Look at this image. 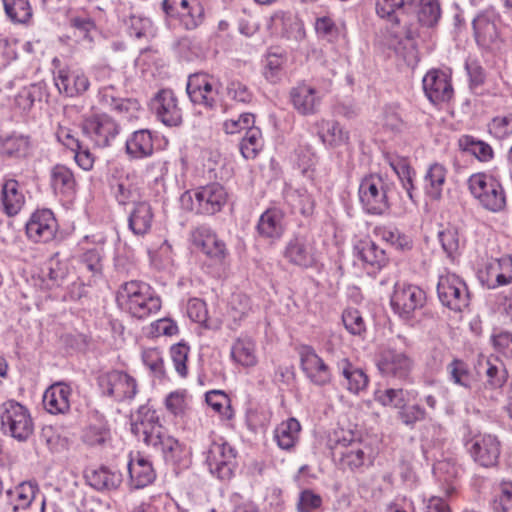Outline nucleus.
<instances>
[{"mask_svg":"<svg viewBox=\"0 0 512 512\" xmlns=\"http://www.w3.org/2000/svg\"><path fill=\"white\" fill-rule=\"evenodd\" d=\"M131 431L147 446L161 452L166 462L177 464L185 454L183 444L169 435L157 412L148 405L140 406L132 416Z\"/></svg>","mask_w":512,"mask_h":512,"instance_id":"f257e3e1","label":"nucleus"},{"mask_svg":"<svg viewBox=\"0 0 512 512\" xmlns=\"http://www.w3.org/2000/svg\"><path fill=\"white\" fill-rule=\"evenodd\" d=\"M116 301L121 308L138 319L147 318L161 308V300L150 285L136 280L125 282L119 287Z\"/></svg>","mask_w":512,"mask_h":512,"instance_id":"f03ea898","label":"nucleus"},{"mask_svg":"<svg viewBox=\"0 0 512 512\" xmlns=\"http://www.w3.org/2000/svg\"><path fill=\"white\" fill-rule=\"evenodd\" d=\"M1 430L18 442H26L34 432V423L29 410L15 400L0 406Z\"/></svg>","mask_w":512,"mask_h":512,"instance_id":"7ed1b4c3","label":"nucleus"},{"mask_svg":"<svg viewBox=\"0 0 512 512\" xmlns=\"http://www.w3.org/2000/svg\"><path fill=\"white\" fill-rule=\"evenodd\" d=\"M468 187L480 205L493 213L501 212L506 207V194L502 184L485 173H476L469 177Z\"/></svg>","mask_w":512,"mask_h":512,"instance_id":"20e7f679","label":"nucleus"},{"mask_svg":"<svg viewBox=\"0 0 512 512\" xmlns=\"http://www.w3.org/2000/svg\"><path fill=\"white\" fill-rule=\"evenodd\" d=\"M389 184L381 176L371 174L364 177L359 185V200L369 214L381 215L389 209Z\"/></svg>","mask_w":512,"mask_h":512,"instance_id":"39448f33","label":"nucleus"},{"mask_svg":"<svg viewBox=\"0 0 512 512\" xmlns=\"http://www.w3.org/2000/svg\"><path fill=\"white\" fill-rule=\"evenodd\" d=\"M331 449L333 456H339V465L343 469L353 471L370 461V447L361 440L352 437L337 438Z\"/></svg>","mask_w":512,"mask_h":512,"instance_id":"423d86ee","label":"nucleus"},{"mask_svg":"<svg viewBox=\"0 0 512 512\" xmlns=\"http://www.w3.org/2000/svg\"><path fill=\"white\" fill-rule=\"evenodd\" d=\"M376 365L383 377L404 382L410 377L414 361L404 351L387 348L378 355Z\"/></svg>","mask_w":512,"mask_h":512,"instance_id":"0eeeda50","label":"nucleus"},{"mask_svg":"<svg viewBox=\"0 0 512 512\" xmlns=\"http://www.w3.org/2000/svg\"><path fill=\"white\" fill-rule=\"evenodd\" d=\"M437 294L441 303L454 311H461L469 304L467 286L455 274H446L439 277Z\"/></svg>","mask_w":512,"mask_h":512,"instance_id":"6e6552de","label":"nucleus"},{"mask_svg":"<svg viewBox=\"0 0 512 512\" xmlns=\"http://www.w3.org/2000/svg\"><path fill=\"white\" fill-rule=\"evenodd\" d=\"M102 392L116 401L131 400L137 394V382L134 377L120 370L103 373L98 378Z\"/></svg>","mask_w":512,"mask_h":512,"instance_id":"1a4fd4ad","label":"nucleus"},{"mask_svg":"<svg viewBox=\"0 0 512 512\" xmlns=\"http://www.w3.org/2000/svg\"><path fill=\"white\" fill-rule=\"evenodd\" d=\"M425 301L426 294L418 286L397 283L391 296V307L401 318L410 319Z\"/></svg>","mask_w":512,"mask_h":512,"instance_id":"9d476101","label":"nucleus"},{"mask_svg":"<svg viewBox=\"0 0 512 512\" xmlns=\"http://www.w3.org/2000/svg\"><path fill=\"white\" fill-rule=\"evenodd\" d=\"M236 451L227 442H213L206 453L209 471L219 479H229L235 468Z\"/></svg>","mask_w":512,"mask_h":512,"instance_id":"9b49d317","label":"nucleus"},{"mask_svg":"<svg viewBox=\"0 0 512 512\" xmlns=\"http://www.w3.org/2000/svg\"><path fill=\"white\" fill-rule=\"evenodd\" d=\"M84 136L90 139L96 147L110 146L119 133L118 124L108 115H98L87 118L82 123Z\"/></svg>","mask_w":512,"mask_h":512,"instance_id":"f8f14e48","label":"nucleus"},{"mask_svg":"<svg viewBox=\"0 0 512 512\" xmlns=\"http://www.w3.org/2000/svg\"><path fill=\"white\" fill-rule=\"evenodd\" d=\"M299 356L301 369L312 384L322 387L331 383V368L312 347L302 346Z\"/></svg>","mask_w":512,"mask_h":512,"instance_id":"ddd939ff","label":"nucleus"},{"mask_svg":"<svg viewBox=\"0 0 512 512\" xmlns=\"http://www.w3.org/2000/svg\"><path fill=\"white\" fill-rule=\"evenodd\" d=\"M227 192L219 183H212L198 188L194 192L195 209L197 213L214 215L226 204Z\"/></svg>","mask_w":512,"mask_h":512,"instance_id":"4468645a","label":"nucleus"},{"mask_svg":"<svg viewBox=\"0 0 512 512\" xmlns=\"http://www.w3.org/2000/svg\"><path fill=\"white\" fill-rule=\"evenodd\" d=\"M187 94L194 104L212 109L216 104L217 90L213 85V78L206 73H195L189 76Z\"/></svg>","mask_w":512,"mask_h":512,"instance_id":"2eb2a0df","label":"nucleus"},{"mask_svg":"<svg viewBox=\"0 0 512 512\" xmlns=\"http://www.w3.org/2000/svg\"><path fill=\"white\" fill-rule=\"evenodd\" d=\"M423 90L429 101L433 104L448 102L454 91L448 75L438 69L426 73L422 80Z\"/></svg>","mask_w":512,"mask_h":512,"instance_id":"dca6fc26","label":"nucleus"},{"mask_svg":"<svg viewBox=\"0 0 512 512\" xmlns=\"http://www.w3.org/2000/svg\"><path fill=\"white\" fill-rule=\"evenodd\" d=\"M57 231L56 219L49 209L34 212L26 224V234L34 242H48Z\"/></svg>","mask_w":512,"mask_h":512,"instance_id":"f3484780","label":"nucleus"},{"mask_svg":"<svg viewBox=\"0 0 512 512\" xmlns=\"http://www.w3.org/2000/svg\"><path fill=\"white\" fill-rule=\"evenodd\" d=\"M468 450L474 462L482 467L489 468L498 463L500 443L492 435L478 436L471 441Z\"/></svg>","mask_w":512,"mask_h":512,"instance_id":"a211bd4d","label":"nucleus"},{"mask_svg":"<svg viewBox=\"0 0 512 512\" xmlns=\"http://www.w3.org/2000/svg\"><path fill=\"white\" fill-rule=\"evenodd\" d=\"M157 118L166 126H177L182 122V111L172 90H160L152 100Z\"/></svg>","mask_w":512,"mask_h":512,"instance_id":"6ab92c4d","label":"nucleus"},{"mask_svg":"<svg viewBox=\"0 0 512 512\" xmlns=\"http://www.w3.org/2000/svg\"><path fill=\"white\" fill-rule=\"evenodd\" d=\"M294 109L301 115H313L319 110L322 97L314 87L302 82L290 90Z\"/></svg>","mask_w":512,"mask_h":512,"instance_id":"aec40b11","label":"nucleus"},{"mask_svg":"<svg viewBox=\"0 0 512 512\" xmlns=\"http://www.w3.org/2000/svg\"><path fill=\"white\" fill-rule=\"evenodd\" d=\"M110 189L118 204L135 203L138 198L136 175L116 169L110 180Z\"/></svg>","mask_w":512,"mask_h":512,"instance_id":"412c9836","label":"nucleus"},{"mask_svg":"<svg viewBox=\"0 0 512 512\" xmlns=\"http://www.w3.org/2000/svg\"><path fill=\"white\" fill-rule=\"evenodd\" d=\"M285 229V212L279 207H270L265 210L256 226L258 235L271 241L280 239Z\"/></svg>","mask_w":512,"mask_h":512,"instance_id":"4be33fe9","label":"nucleus"},{"mask_svg":"<svg viewBox=\"0 0 512 512\" xmlns=\"http://www.w3.org/2000/svg\"><path fill=\"white\" fill-rule=\"evenodd\" d=\"M55 85L61 94L77 97L86 92L90 86L88 77L81 70L60 69L54 77Z\"/></svg>","mask_w":512,"mask_h":512,"instance_id":"5701e85b","label":"nucleus"},{"mask_svg":"<svg viewBox=\"0 0 512 512\" xmlns=\"http://www.w3.org/2000/svg\"><path fill=\"white\" fill-rule=\"evenodd\" d=\"M496 16L491 11L478 14L473 20L476 42L485 49H493L498 45L499 33L495 24Z\"/></svg>","mask_w":512,"mask_h":512,"instance_id":"b1692460","label":"nucleus"},{"mask_svg":"<svg viewBox=\"0 0 512 512\" xmlns=\"http://www.w3.org/2000/svg\"><path fill=\"white\" fill-rule=\"evenodd\" d=\"M284 256L289 262L301 267H310L315 263L314 247L303 236H297L288 242Z\"/></svg>","mask_w":512,"mask_h":512,"instance_id":"393cba45","label":"nucleus"},{"mask_svg":"<svg viewBox=\"0 0 512 512\" xmlns=\"http://www.w3.org/2000/svg\"><path fill=\"white\" fill-rule=\"evenodd\" d=\"M71 388L64 383L51 385L43 395V405L51 414H64L70 409Z\"/></svg>","mask_w":512,"mask_h":512,"instance_id":"a878e982","label":"nucleus"},{"mask_svg":"<svg viewBox=\"0 0 512 512\" xmlns=\"http://www.w3.org/2000/svg\"><path fill=\"white\" fill-rule=\"evenodd\" d=\"M85 479L92 488L102 492L115 491L122 483V475L105 466L86 470Z\"/></svg>","mask_w":512,"mask_h":512,"instance_id":"bb28decb","label":"nucleus"},{"mask_svg":"<svg viewBox=\"0 0 512 512\" xmlns=\"http://www.w3.org/2000/svg\"><path fill=\"white\" fill-rule=\"evenodd\" d=\"M417 0H377L376 12L381 18H387L395 24L404 21L403 17L414 12Z\"/></svg>","mask_w":512,"mask_h":512,"instance_id":"cd10ccee","label":"nucleus"},{"mask_svg":"<svg viewBox=\"0 0 512 512\" xmlns=\"http://www.w3.org/2000/svg\"><path fill=\"white\" fill-rule=\"evenodd\" d=\"M336 366L339 374L344 379L342 384L349 392L358 394L367 387L369 383L368 376L361 368L353 365L348 358L340 359Z\"/></svg>","mask_w":512,"mask_h":512,"instance_id":"c85d7f7f","label":"nucleus"},{"mask_svg":"<svg viewBox=\"0 0 512 512\" xmlns=\"http://www.w3.org/2000/svg\"><path fill=\"white\" fill-rule=\"evenodd\" d=\"M154 213L146 201L135 202L128 217L129 229L138 236L147 234L153 223Z\"/></svg>","mask_w":512,"mask_h":512,"instance_id":"c756f323","label":"nucleus"},{"mask_svg":"<svg viewBox=\"0 0 512 512\" xmlns=\"http://www.w3.org/2000/svg\"><path fill=\"white\" fill-rule=\"evenodd\" d=\"M447 173V168L437 162L429 165L426 170L423 177V189L431 200L441 199Z\"/></svg>","mask_w":512,"mask_h":512,"instance_id":"7c9ffc66","label":"nucleus"},{"mask_svg":"<svg viewBox=\"0 0 512 512\" xmlns=\"http://www.w3.org/2000/svg\"><path fill=\"white\" fill-rule=\"evenodd\" d=\"M127 468L130 476V484L136 489L146 487L155 479L152 464L142 456L138 455L136 459H131L127 464Z\"/></svg>","mask_w":512,"mask_h":512,"instance_id":"2f4dec72","label":"nucleus"},{"mask_svg":"<svg viewBox=\"0 0 512 512\" xmlns=\"http://www.w3.org/2000/svg\"><path fill=\"white\" fill-rule=\"evenodd\" d=\"M50 185L55 194L69 197L75 193L76 180L67 166L57 164L50 171Z\"/></svg>","mask_w":512,"mask_h":512,"instance_id":"473e14b6","label":"nucleus"},{"mask_svg":"<svg viewBox=\"0 0 512 512\" xmlns=\"http://www.w3.org/2000/svg\"><path fill=\"white\" fill-rule=\"evenodd\" d=\"M317 134L321 141L329 147L344 145L349 140L348 132L343 130L340 124L331 120H320L316 122Z\"/></svg>","mask_w":512,"mask_h":512,"instance_id":"72a5a7b5","label":"nucleus"},{"mask_svg":"<svg viewBox=\"0 0 512 512\" xmlns=\"http://www.w3.org/2000/svg\"><path fill=\"white\" fill-rule=\"evenodd\" d=\"M153 150V137L148 129L135 131L126 140V152L132 158L140 159L151 156Z\"/></svg>","mask_w":512,"mask_h":512,"instance_id":"f704fd0d","label":"nucleus"},{"mask_svg":"<svg viewBox=\"0 0 512 512\" xmlns=\"http://www.w3.org/2000/svg\"><path fill=\"white\" fill-rule=\"evenodd\" d=\"M1 202L4 211L9 216L16 215L22 208L25 198L19 191V183L15 179H9L2 185Z\"/></svg>","mask_w":512,"mask_h":512,"instance_id":"c9c22d12","label":"nucleus"},{"mask_svg":"<svg viewBox=\"0 0 512 512\" xmlns=\"http://www.w3.org/2000/svg\"><path fill=\"white\" fill-rule=\"evenodd\" d=\"M357 256L372 268H381L387 262L386 253L370 240L359 241L354 248Z\"/></svg>","mask_w":512,"mask_h":512,"instance_id":"e433bc0d","label":"nucleus"},{"mask_svg":"<svg viewBox=\"0 0 512 512\" xmlns=\"http://www.w3.org/2000/svg\"><path fill=\"white\" fill-rule=\"evenodd\" d=\"M300 429V423L295 418H289L279 424L274 432V438L279 448L292 450L298 440Z\"/></svg>","mask_w":512,"mask_h":512,"instance_id":"4c0bfd02","label":"nucleus"},{"mask_svg":"<svg viewBox=\"0 0 512 512\" xmlns=\"http://www.w3.org/2000/svg\"><path fill=\"white\" fill-rule=\"evenodd\" d=\"M446 373L448 380L453 384L465 389H471L473 383V375L469 364L460 358H453L446 365Z\"/></svg>","mask_w":512,"mask_h":512,"instance_id":"58836bf2","label":"nucleus"},{"mask_svg":"<svg viewBox=\"0 0 512 512\" xmlns=\"http://www.w3.org/2000/svg\"><path fill=\"white\" fill-rule=\"evenodd\" d=\"M38 487L33 482H22L13 490H7V495L11 500L12 511L18 512L20 509H27L34 500Z\"/></svg>","mask_w":512,"mask_h":512,"instance_id":"ea45409f","label":"nucleus"},{"mask_svg":"<svg viewBox=\"0 0 512 512\" xmlns=\"http://www.w3.org/2000/svg\"><path fill=\"white\" fill-rule=\"evenodd\" d=\"M458 145L462 151L470 153L481 162H488L494 157L492 147L474 136L462 135L458 140Z\"/></svg>","mask_w":512,"mask_h":512,"instance_id":"a19ab883","label":"nucleus"},{"mask_svg":"<svg viewBox=\"0 0 512 512\" xmlns=\"http://www.w3.org/2000/svg\"><path fill=\"white\" fill-rule=\"evenodd\" d=\"M231 356L235 362L244 367H252L257 363L255 344L247 338L235 341L231 349Z\"/></svg>","mask_w":512,"mask_h":512,"instance_id":"79ce46f5","label":"nucleus"},{"mask_svg":"<svg viewBox=\"0 0 512 512\" xmlns=\"http://www.w3.org/2000/svg\"><path fill=\"white\" fill-rule=\"evenodd\" d=\"M263 147L262 133L258 127L245 131L240 142V152L245 159H254Z\"/></svg>","mask_w":512,"mask_h":512,"instance_id":"37998d69","label":"nucleus"},{"mask_svg":"<svg viewBox=\"0 0 512 512\" xmlns=\"http://www.w3.org/2000/svg\"><path fill=\"white\" fill-rule=\"evenodd\" d=\"M4 10L8 18L25 24L32 17V8L28 0H3Z\"/></svg>","mask_w":512,"mask_h":512,"instance_id":"c03bdc74","label":"nucleus"},{"mask_svg":"<svg viewBox=\"0 0 512 512\" xmlns=\"http://www.w3.org/2000/svg\"><path fill=\"white\" fill-rule=\"evenodd\" d=\"M39 439L53 453L62 452L69 446L68 439L62 436L59 428L52 425H46L41 429Z\"/></svg>","mask_w":512,"mask_h":512,"instance_id":"a18cd8bd","label":"nucleus"},{"mask_svg":"<svg viewBox=\"0 0 512 512\" xmlns=\"http://www.w3.org/2000/svg\"><path fill=\"white\" fill-rule=\"evenodd\" d=\"M287 202L292 209L303 216H310L314 212L315 200L311 194L304 189L293 190L287 194Z\"/></svg>","mask_w":512,"mask_h":512,"instance_id":"49530a36","label":"nucleus"},{"mask_svg":"<svg viewBox=\"0 0 512 512\" xmlns=\"http://www.w3.org/2000/svg\"><path fill=\"white\" fill-rule=\"evenodd\" d=\"M110 438V431L106 423L97 420L96 423L89 424L83 431L82 440L89 446H98L104 444Z\"/></svg>","mask_w":512,"mask_h":512,"instance_id":"de8ad7c7","label":"nucleus"},{"mask_svg":"<svg viewBox=\"0 0 512 512\" xmlns=\"http://www.w3.org/2000/svg\"><path fill=\"white\" fill-rule=\"evenodd\" d=\"M409 392L402 388H388L376 392V400L383 406H390L398 410L408 402Z\"/></svg>","mask_w":512,"mask_h":512,"instance_id":"09e8293b","label":"nucleus"},{"mask_svg":"<svg viewBox=\"0 0 512 512\" xmlns=\"http://www.w3.org/2000/svg\"><path fill=\"white\" fill-rule=\"evenodd\" d=\"M223 94L236 103L249 104L253 99V93L239 80H229L224 88Z\"/></svg>","mask_w":512,"mask_h":512,"instance_id":"8fccbe9b","label":"nucleus"},{"mask_svg":"<svg viewBox=\"0 0 512 512\" xmlns=\"http://www.w3.org/2000/svg\"><path fill=\"white\" fill-rule=\"evenodd\" d=\"M390 166L398 175L409 198L413 200L412 192L414 190L415 177V171L413 170V168L408 164V162L405 159H398L396 161H392L390 162Z\"/></svg>","mask_w":512,"mask_h":512,"instance_id":"3c124183","label":"nucleus"},{"mask_svg":"<svg viewBox=\"0 0 512 512\" xmlns=\"http://www.w3.org/2000/svg\"><path fill=\"white\" fill-rule=\"evenodd\" d=\"M440 16L441 9L437 0H420L418 20L423 26H434L440 19Z\"/></svg>","mask_w":512,"mask_h":512,"instance_id":"603ef678","label":"nucleus"},{"mask_svg":"<svg viewBox=\"0 0 512 512\" xmlns=\"http://www.w3.org/2000/svg\"><path fill=\"white\" fill-rule=\"evenodd\" d=\"M486 382L485 387L490 389L501 388L507 380V370L502 363H492L490 360L486 362Z\"/></svg>","mask_w":512,"mask_h":512,"instance_id":"864d4df0","label":"nucleus"},{"mask_svg":"<svg viewBox=\"0 0 512 512\" xmlns=\"http://www.w3.org/2000/svg\"><path fill=\"white\" fill-rule=\"evenodd\" d=\"M114 87L113 86H105L99 91L100 102L103 106L116 111L118 113H122L124 111H128L130 101L127 99H123L117 97L113 94Z\"/></svg>","mask_w":512,"mask_h":512,"instance_id":"5fc2aeb1","label":"nucleus"},{"mask_svg":"<svg viewBox=\"0 0 512 512\" xmlns=\"http://www.w3.org/2000/svg\"><path fill=\"white\" fill-rule=\"evenodd\" d=\"M190 352L189 346L184 342L174 344L170 348V356L174 364L176 372L181 377H186L188 374L187 360Z\"/></svg>","mask_w":512,"mask_h":512,"instance_id":"6e6d98bb","label":"nucleus"},{"mask_svg":"<svg viewBox=\"0 0 512 512\" xmlns=\"http://www.w3.org/2000/svg\"><path fill=\"white\" fill-rule=\"evenodd\" d=\"M322 497L311 489H304L299 493L296 503L297 512H316L322 506Z\"/></svg>","mask_w":512,"mask_h":512,"instance_id":"4d7b16f0","label":"nucleus"},{"mask_svg":"<svg viewBox=\"0 0 512 512\" xmlns=\"http://www.w3.org/2000/svg\"><path fill=\"white\" fill-rule=\"evenodd\" d=\"M438 238L444 252L452 257L460 246L459 233L455 227H447L438 233Z\"/></svg>","mask_w":512,"mask_h":512,"instance_id":"13d9d810","label":"nucleus"},{"mask_svg":"<svg viewBox=\"0 0 512 512\" xmlns=\"http://www.w3.org/2000/svg\"><path fill=\"white\" fill-rule=\"evenodd\" d=\"M83 266L92 273L93 277H100L103 271L102 253L99 248L85 251L81 256Z\"/></svg>","mask_w":512,"mask_h":512,"instance_id":"bf43d9fd","label":"nucleus"},{"mask_svg":"<svg viewBox=\"0 0 512 512\" xmlns=\"http://www.w3.org/2000/svg\"><path fill=\"white\" fill-rule=\"evenodd\" d=\"M398 418L408 427H414L417 422L423 421L426 418V411L420 405H405L398 411Z\"/></svg>","mask_w":512,"mask_h":512,"instance_id":"052dcab7","label":"nucleus"},{"mask_svg":"<svg viewBox=\"0 0 512 512\" xmlns=\"http://www.w3.org/2000/svg\"><path fill=\"white\" fill-rule=\"evenodd\" d=\"M495 512H512V483H503L500 486V493L492 502Z\"/></svg>","mask_w":512,"mask_h":512,"instance_id":"680f3d73","label":"nucleus"},{"mask_svg":"<svg viewBox=\"0 0 512 512\" xmlns=\"http://www.w3.org/2000/svg\"><path fill=\"white\" fill-rule=\"evenodd\" d=\"M342 321L345 328L354 335H360L365 331V323L360 314L356 309L345 310L342 315Z\"/></svg>","mask_w":512,"mask_h":512,"instance_id":"e2e57ef3","label":"nucleus"},{"mask_svg":"<svg viewBox=\"0 0 512 512\" xmlns=\"http://www.w3.org/2000/svg\"><path fill=\"white\" fill-rule=\"evenodd\" d=\"M496 265L500 272L496 274V282L490 287L496 288L512 283V257L503 256L497 260Z\"/></svg>","mask_w":512,"mask_h":512,"instance_id":"0e129e2a","label":"nucleus"},{"mask_svg":"<svg viewBox=\"0 0 512 512\" xmlns=\"http://www.w3.org/2000/svg\"><path fill=\"white\" fill-rule=\"evenodd\" d=\"M165 406L166 409L175 416L184 414L187 408L186 392L173 391L169 393L165 399Z\"/></svg>","mask_w":512,"mask_h":512,"instance_id":"69168bd1","label":"nucleus"},{"mask_svg":"<svg viewBox=\"0 0 512 512\" xmlns=\"http://www.w3.org/2000/svg\"><path fill=\"white\" fill-rule=\"evenodd\" d=\"M285 63L282 55L269 53L266 60L264 75L270 82H276L280 78V74Z\"/></svg>","mask_w":512,"mask_h":512,"instance_id":"338daca9","label":"nucleus"},{"mask_svg":"<svg viewBox=\"0 0 512 512\" xmlns=\"http://www.w3.org/2000/svg\"><path fill=\"white\" fill-rule=\"evenodd\" d=\"M144 364L157 376H164V362L161 353L153 348L143 352L142 355Z\"/></svg>","mask_w":512,"mask_h":512,"instance_id":"774afa93","label":"nucleus"}]
</instances>
